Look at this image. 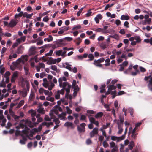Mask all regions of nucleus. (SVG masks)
Instances as JSON below:
<instances>
[{"mask_svg": "<svg viewBox=\"0 0 152 152\" xmlns=\"http://www.w3.org/2000/svg\"><path fill=\"white\" fill-rule=\"evenodd\" d=\"M46 99L47 100L50 101L51 102H53L54 100V98L53 97H50V96H48L46 97Z\"/></svg>", "mask_w": 152, "mask_h": 152, "instance_id": "obj_39", "label": "nucleus"}, {"mask_svg": "<svg viewBox=\"0 0 152 152\" xmlns=\"http://www.w3.org/2000/svg\"><path fill=\"white\" fill-rule=\"evenodd\" d=\"M109 37L115 39H118L119 38L117 34H115L113 35H110L109 36Z\"/></svg>", "mask_w": 152, "mask_h": 152, "instance_id": "obj_47", "label": "nucleus"}, {"mask_svg": "<svg viewBox=\"0 0 152 152\" xmlns=\"http://www.w3.org/2000/svg\"><path fill=\"white\" fill-rule=\"evenodd\" d=\"M77 40L78 41V42H76V44L77 45H79L81 42L82 39L80 37H78L77 38Z\"/></svg>", "mask_w": 152, "mask_h": 152, "instance_id": "obj_49", "label": "nucleus"}, {"mask_svg": "<svg viewBox=\"0 0 152 152\" xmlns=\"http://www.w3.org/2000/svg\"><path fill=\"white\" fill-rule=\"evenodd\" d=\"M29 113H31V116L32 117H35L36 115V113L35 111L32 109H31L29 111Z\"/></svg>", "mask_w": 152, "mask_h": 152, "instance_id": "obj_22", "label": "nucleus"}, {"mask_svg": "<svg viewBox=\"0 0 152 152\" xmlns=\"http://www.w3.org/2000/svg\"><path fill=\"white\" fill-rule=\"evenodd\" d=\"M110 145L111 147L113 148L115 146V144L113 142H112L110 143Z\"/></svg>", "mask_w": 152, "mask_h": 152, "instance_id": "obj_64", "label": "nucleus"}, {"mask_svg": "<svg viewBox=\"0 0 152 152\" xmlns=\"http://www.w3.org/2000/svg\"><path fill=\"white\" fill-rule=\"evenodd\" d=\"M9 111V112H10V115L12 117H13L14 115H15L14 112L12 111V110L11 109H10Z\"/></svg>", "mask_w": 152, "mask_h": 152, "instance_id": "obj_44", "label": "nucleus"}, {"mask_svg": "<svg viewBox=\"0 0 152 152\" xmlns=\"http://www.w3.org/2000/svg\"><path fill=\"white\" fill-rule=\"evenodd\" d=\"M24 47L22 45L20 46L17 49L16 53L18 54H22L23 53V51L24 50Z\"/></svg>", "mask_w": 152, "mask_h": 152, "instance_id": "obj_10", "label": "nucleus"}, {"mask_svg": "<svg viewBox=\"0 0 152 152\" xmlns=\"http://www.w3.org/2000/svg\"><path fill=\"white\" fill-rule=\"evenodd\" d=\"M130 134H131V137L133 139L136 140L138 133L136 132H131L130 133Z\"/></svg>", "mask_w": 152, "mask_h": 152, "instance_id": "obj_12", "label": "nucleus"}, {"mask_svg": "<svg viewBox=\"0 0 152 152\" xmlns=\"http://www.w3.org/2000/svg\"><path fill=\"white\" fill-rule=\"evenodd\" d=\"M91 143V139L89 138L86 140V143L88 145H89Z\"/></svg>", "mask_w": 152, "mask_h": 152, "instance_id": "obj_56", "label": "nucleus"}, {"mask_svg": "<svg viewBox=\"0 0 152 152\" xmlns=\"http://www.w3.org/2000/svg\"><path fill=\"white\" fill-rule=\"evenodd\" d=\"M18 23V21L16 20L12 19L9 23L10 27L13 28Z\"/></svg>", "mask_w": 152, "mask_h": 152, "instance_id": "obj_7", "label": "nucleus"}, {"mask_svg": "<svg viewBox=\"0 0 152 152\" xmlns=\"http://www.w3.org/2000/svg\"><path fill=\"white\" fill-rule=\"evenodd\" d=\"M104 107L106 109V110L108 111H110L111 110L110 109L109 106L108 104L104 103Z\"/></svg>", "mask_w": 152, "mask_h": 152, "instance_id": "obj_31", "label": "nucleus"}, {"mask_svg": "<svg viewBox=\"0 0 152 152\" xmlns=\"http://www.w3.org/2000/svg\"><path fill=\"white\" fill-rule=\"evenodd\" d=\"M79 123V120L78 118L75 119L74 121V123L76 125H77Z\"/></svg>", "mask_w": 152, "mask_h": 152, "instance_id": "obj_48", "label": "nucleus"}, {"mask_svg": "<svg viewBox=\"0 0 152 152\" xmlns=\"http://www.w3.org/2000/svg\"><path fill=\"white\" fill-rule=\"evenodd\" d=\"M107 87L108 88V91L110 90V91H111L112 90H115L116 88V87L113 85H108L107 86Z\"/></svg>", "mask_w": 152, "mask_h": 152, "instance_id": "obj_18", "label": "nucleus"}, {"mask_svg": "<svg viewBox=\"0 0 152 152\" xmlns=\"http://www.w3.org/2000/svg\"><path fill=\"white\" fill-rule=\"evenodd\" d=\"M23 12L21 11L18 14H16L15 15V18H17L18 17H20L22 16V14H23Z\"/></svg>", "mask_w": 152, "mask_h": 152, "instance_id": "obj_25", "label": "nucleus"}, {"mask_svg": "<svg viewBox=\"0 0 152 152\" xmlns=\"http://www.w3.org/2000/svg\"><path fill=\"white\" fill-rule=\"evenodd\" d=\"M129 18V17L128 15H122L121 17V20H128Z\"/></svg>", "mask_w": 152, "mask_h": 152, "instance_id": "obj_20", "label": "nucleus"}, {"mask_svg": "<svg viewBox=\"0 0 152 152\" xmlns=\"http://www.w3.org/2000/svg\"><path fill=\"white\" fill-rule=\"evenodd\" d=\"M61 87L63 89L65 90L67 93H70L71 85L68 83L67 82H63L62 84Z\"/></svg>", "mask_w": 152, "mask_h": 152, "instance_id": "obj_3", "label": "nucleus"}, {"mask_svg": "<svg viewBox=\"0 0 152 152\" xmlns=\"http://www.w3.org/2000/svg\"><path fill=\"white\" fill-rule=\"evenodd\" d=\"M26 123L31 128H32L34 126V125L32 124V123L30 121L26 120Z\"/></svg>", "mask_w": 152, "mask_h": 152, "instance_id": "obj_14", "label": "nucleus"}, {"mask_svg": "<svg viewBox=\"0 0 152 152\" xmlns=\"http://www.w3.org/2000/svg\"><path fill=\"white\" fill-rule=\"evenodd\" d=\"M139 72V71L138 70H136V72H131V75H132V76H136L137 74V73Z\"/></svg>", "mask_w": 152, "mask_h": 152, "instance_id": "obj_58", "label": "nucleus"}, {"mask_svg": "<svg viewBox=\"0 0 152 152\" xmlns=\"http://www.w3.org/2000/svg\"><path fill=\"white\" fill-rule=\"evenodd\" d=\"M124 121V119H122V120H118L117 121V123L118 125V123L121 126H122L123 124Z\"/></svg>", "mask_w": 152, "mask_h": 152, "instance_id": "obj_27", "label": "nucleus"}, {"mask_svg": "<svg viewBox=\"0 0 152 152\" xmlns=\"http://www.w3.org/2000/svg\"><path fill=\"white\" fill-rule=\"evenodd\" d=\"M81 26L80 25H77L73 27L72 28V30H77L80 29L81 28Z\"/></svg>", "mask_w": 152, "mask_h": 152, "instance_id": "obj_42", "label": "nucleus"}, {"mask_svg": "<svg viewBox=\"0 0 152 152\" xmlns=\"http://www.w3.org/2000/svg\"><path fill=\"white\" fill-rule=\"evenodd\" d=\"M64 126L67 127H71V128L72 129H73L75 127V126L73 124L72 122H66L64 124Z\"/></svg>", "mask_w": 152, "mask_h": 152, "instance_id": "obj_8", "label": "nucleus"}, {"mask_svg": "<svg viewBox=\"0 0 152 152\" xmlns=\"http://www.w3.org/2000/svg\"><path fill=\"white\" fill-rule=\"evenodd\" d=\"M127 110L130 113L131 115L132 116H133V115L134 113V110L132 108H129Z\"/></svg>", "mask_w": 152, "mask_h": 152, "instance_id": "obj_26", "label": "nucleus"}, {"mask_svg": "<svg viewBox=\"0 0 152 152\" xmlns=\"http://www.w3.org/2000/svg\"><path fill=\"white\" fill-rule=\"evenodd\" d=\"M56 62V59H54L49 60L48 61L47 63L49 65H51L52 64H55Z\"/></svg>", "mask_w": 152, "mask_h": 152, "instance_id": "obj_16", "label": "nucleus"}, {"mask_svg": "<svg viewBox=\"0 0 152 152\" xmlns=\"http://www.w3.org/2000/svg\"><path fill=\"white\" fill-rule=\"evenodd\" d=\"M48 20V17L47 16L44 17L43 19V21L45 22H47Z\"/></svg>", "mask_w": 152, "mask_h": 152, "instance_id": "obj_59", "label": "nucleus"}, {"mask_svg": "<svg viewBox=\"0 0 152 152\" xmlns=\"http://www.w3.org/2000/svg\"><path fill=\"white\" fill-rule=\"evenodd\" d=\"M98 128L95 127L93 129L92 131L90 133V136L91 137H94L95 135L97 134L98 133Z\"/></svg>", "mask_w": 152, "mask_h": 152, "instance_id": "obj_5", "label": "nucleus"}, {"mask_svg": "<svg viewBox=\"0 0 152 152\" xmlns=\"http://www.w3.org/2000/svg\"><path fill=\"white\" fill-rule=\"evenodd\" d=\"M110 125V123H108L106 125H103V128L104 129H105L107 128L109 125Z\"/></svg>", "mask_w": 152, "mask_h": 152, "instance_id": "obj_63", "label": "nucleus"}, {"mask_svg": "<svg viewBox=\"0 0 152 152\" xmlns=\"http://www.w3.org/2000/svg\"><path fill=\"white\" fill-rule=\"evenodd\" d=\"M89 118V120L91 123H93L96 121L95 119L93 117H90V116H88Z\"/></svg>", "mask_w": 152, "mask_h": 152, "instance_id": "obj_34", "label": "nucleus"}, {"mask_svg": "<svg viewBox=\"0 0 152 152\" xmlns=\"http://www.w3.org/2000/svg\"><path fill=\"white\" fill-rule=\"evenodd\" d=\"M62 52V50L61 49L58 50L56 52V56H60L61 55Z\"/></svg>", "mask_w": 152, "mask_h": 152, "instance_id": "obj_33", "label": "nucleus"}, {"mask_svg": "<svg viewBox=\"0 0 152 152\" xmlns=\"http://www.w3.org/2000/svg\"><path fill=\"white\" fill-rule=\"evenodd\" d=\"M37 111L39 113L42 114H44L45 113V110L44 108L41 107H39L37 109Z\"/></svg>", "mask_w": 152, "mask_h": 152, "instance_id": "obj_13", "label": "nucleus"}, {"mask_svg": "<svg viewBox=\"0 0 152 152\" xmlns=\"http://www.w3.org/2000/svg\"><path fill=\"white\" fill-rule=\"evenodd\" d=\"M17 55L16 54H13L12 56L10 55L9 56V58L10 59H11L12 58H15L17 57Z\"/></svg>", "mask_w": 152, "mask_h": 152, "instance_id": "obj_40", "label": "nucleus"}, {"mask_svg": "<svg viewBox=\"0 0 152 152\" xmlns=\"http://www.w3.org/2000/svg\"><path fill=\"white\" fill-rule=\"evenodd\" d=\"M72 88L74 89L73 96L75 97L77 95V92L79 91V88L77 85H76V82L75 80L73 81Z\"/></svg>", "mask_w": 152, "mask_h": 152, "instance_id": "obj_2", "label": "nucleus"}, {"mask_svg": "<svg viewBox=\"0 0 152 152\" xmlns=\"http://www.w3.org/2000/svg\"><path fill=\"white\" fill-rule=\"evenodd\" d=\"M53 50H51L49 52L45 54V56H51L53 54Z\"/></svg>", "mask_w": 152, "mask_h": 152, "instance_id": "obj_54", "label": "nucleus"}, {"mask_svg": "<svg viewBox=\"0 0 152 152\" xmlns=\"http://www.w3.org/2000/svg\"><path fill=\"white\" fill-rule=\"evenodd\" d=\"M66 78L64 76H63L62 77H60L59 78L58 82L59 83V85L60 87L61 88L62 86V84H63L62 81H66Z\"/></svg>", "mask_w": 152, "mask_h": 152, "instance_id": "obj_9", "label": "nucleus"}, {"mask_svg": "<svg viewBox=\"0 0 152 152\" xmlns=\"http://www.w3.org/2000/svg\"><path fill=\"white\" fill-rule=\"evenodd\" d=\"M104 58H101L100 59L97 60V61H99V63H101L102 62H103L104 61Z\"/></svg>", "mask_w": 152, "mask_h": 152, "instance_id": "obj_57", "label": "nucleus"}, {"mask_svg": "<svg viewBox=\"0 0 152 152\" xmlns=\"http://www.w3.org/2000/svg\"><path fill=\"white\" fill-rule=\"evenodd\" d=\"M53 122H55L56 124H59L60 123V121L59 120L58 118H55L53 120Z\"/></svg>", "mask_w": 152, "mask_h": 152, "instance_id": "obj_38", "label": "nucleus"}, {"mask_svg": "<svg viewBox=\"0 0 152 152\" xmlns=\"http://www.w3.org/2000/svg\"><path fill=\"white\" fill-rule=\"evenodd\" d=\"M38 132V129L34 128L30 131L29 135L31 137H32L33 135H34L36 132Z\"/></svg>", "mask_w": 152, "mask_h": 152, "instance_id": "obj_11", "label": "nucleus"}, {"mask_svg": "<svg viewBox=\"0 0 152 152\" xmlns=\"http://www.w3.org/2000/svg\"><path fill=\"white\" fill-rule=\"evenodd\" d=\"M86 118V117L85 115H81L80 118V120H85Z\"/></svg>", "mask_w": 152, "mask_h": 152, "instance_id": "obj_52", "label": "nucleus"}, {"mask_svg": "<svg viewBox=\"0 0 152 152\" xmlns=\"http://www.w3.org/2000/svg\"><path fill=\"white\" fill-rule=\"evenodd\" d=\"M42 121H43V119L41 118H37V122L35 123H34V124H38L39 123L42 122Z\"/></svg>", "mask_w": 152, "mask_h": 152, "instance_id": "obj_51", "label": "nucleus"}, {"mask_svg": "<svg viewBox=\"0 0 152 152\" xmlns=\"http://www.w3.org/2000/svg\"><path fill=\"white\" fill-rule=\"evenodd\" d=\"M66 108L68 114H70L72 113V111L69 109L68 106L66 107Z\"/></svg>", "mask_w": 152, "mask_h": 152, "instance_id": "obj_32", "label": "nucleus"}, {"mask_svg": "<svg viewBox=\"0 0 152 152\" xmlns=\"http://www.w3.org/2000/svg\"><path fill=\"white\" fill-rule=\"evenodd\" d=\"M103 145L104 147L105 148L107 147L109 145L106 141H104L103 142Z\"/></svg>", "mask_w": 152, "mask_h": 152, "instance_id": "obj_43", "label": "nucleus"}, {"mask_svg": "<svg viewBox=\"0 0 152 152\" xmlns=\"http://www.w3.org/2000/svg\"><path fill=\"white\" fill-rule=\"evenodd\" d=\"M87 113L91 114H94L95 113V112L93 110H88L87 111Z\"/></svg>", "mask_w": 152, "mask_h": 152, "instance_id": "obj_60", "label": "nucleus"}, {"mask_svg": "<svg viewBox=\"0 0 152 152\" xmlns=\"http://www.w3.org/2000/svg\"><path fill=\"white\" fill-rule=\"evenodd\" d=\"M54 42H56V43H55V44H56V45L57 46V47H61V46L62 43H61L58 42V41H56Z\"/></svg>", "mask_w": 152, "mask_h": 152, "instance_id": "obj_45", "label": "nucleus"}, {"mask_svg": "<svg viewBox=\"0 0 152 152\" xmlns=\"http://www.w3.org/2000/svg\"><path fill=\"white\" fill-rule=\"evenodd\" d=\"M6 83L4 81V79L2 80L1 82L0 83V87H5L6 86Z\"/></svg>", "mask_w": 152, "mask_h": 152, "instance_id": "obj_24", "label": "nucleus"}, {"mask_svg": "<svg viewBox=\"0 0 152 152\" xmlns=\"http://www.w3.org/2000/svg\"><path fill=\"white\" fill-rule=\"evenodd\" d=\"M128 64V61H124V62H123L122 63V64L121 65V66L123 65L125 67V66H127V65Z\"/></svg>", "mask_w": 152, "mask_h": 152, "instance_id": "obj_61", "label": "nucleus"}, {"mask_svg": "<svg viewBox=\"0 0 152 152\" xmlns=\"http://www.w3.org/2000/svg\"><path fill=\"white\" fill-rule=\"evenodd\" d=\"M23 68L24 69L25 72L26 74L27 75L29 71V69L26 66H24Z\"/></svg>", "mask_w": 152, "mask_h": 152, "instance_id": "obj_36", "label": "nucleus"}, {"mask_svg": "<svg viewBox=\"0 0 152 152\" xmlns=\"http://www.w3.org/2000/svg\"><path fill=\"white\" fill-rule=\"evenodd\" d=\"M91 10V9L89 10L88 11L87 13L86 14V15L87 17H89L91 16L92 13Z\"/></svg>", "mask_w": 152, "mask_h": 152, "instance_id": "obj_53", "label": "nucleus"}, {"mask_svg": "<svg viewBox=\"0 0 152 152\" xmlns=\"http://www.w3.org/2000/svg\"><path fill=\"white\" fill-rule=\"evenodd\" d=\"M110 59L109 58H108L107 59H106L105 60V62L106 63L105 64H104L106 66H109L110 65Z\"/></svg>", "mask_w": 152, "mask_h": 152, "instance_id": "obj_28", "label": "nucleus"}, {"mask_svg": "<svg viewBox=\"0 0 152 152\" xmlns=\"http://www.w3.org/2000/svg\"><path fill=\"white\" fill-rule=\"evenodd\" d=\"M144 80L148 83L147 86L148 89L152 91V77L150 76L145 77Z\"/></svg>", "mask_w": 152, "mask_h": 152, "instance_id": "obj_1", "label": "nucleus"}, {"mask_svg": "<svg viewBox=\"0 0 152 152\" xmlns=\"http://www.w3.org/2000/svg\"><path fill=\"white\" fill-rule=\"evenodd\" d=\"M12 117L14 118L15 121L18 122L19 121V118H20L19 116L15 115Z\"/></svg>", "mask_w": 152, "mask_h": 152, "instance_id": "obj_30", "label": "nucleus"}, {"mask_svg": "<svg viewBox=\"0 0 152 152\" xmlns=\"http://www.w3.org/2000/svg\"><path fill=\"white\" fill-rule=\"evenodd\" d=\"M27 91L26 89H24L22 91V96L23 97H25L27 95Z\"/></svg>", "mask_w": 152, "mask_h": 152, "instance_id": "obj_29", "label": "nucleus"}, {"mask_svg": "<svg viewBox=\"0 0 152 152\" xmlns=\"http://www.w3.org/2000/svg\"><path fill=\"white\" fill-rule=\"evenodd\" d=\"M54 86L55 85L54 84L52 83H51L50 85L49 86H48V89L49 90H51Z\"/></svg>", "mask_w": 152, "mask_h": 152, "instance_id": "obj_41", "label": "nucleus"}, {"mask_svg": "<svg viewBox=\"0 0 152 152\" xmlns=\"http://www.w3.org/2000/svg\"><path fill=\"white\" fill-rule=\"evenodd\" d=\"M69 93H67L66 92L65 94V97L67 99L69 98L70 99H72V96L71 95H69Z\"/></svg>", "mask_w": 152, "mask_h": 152, "instance_id": "obj_35", "label": "nucleus"}, {"mask_svg": "<svg viewBox=\"0 0 152 152\" xmlns=\"http://www.w3.org/2000/svg\"><path fill=\"white\" fill-rule=\"evenodd\" d=\"M35 96V94L34 93H31L30 96H29V99L31 100H33V99Z\"/></svg>", "mask_w": 152, "mask_h": 152, "instance_id": "obj_50", "label": "nucleus"}, {"mask_svg": "<svg viewBox=\"0 0 152 152\" xmlns=\"http://www.w3.org/2000/svg\"><path fill=\"white\" fill-rule=\"evenodd\" d=\"M103 115V113L102 112H99L98 113L95 115V117L96 118L102 117Z\"/></svg>", "mask_w": 152, "mask_h": 152, "instance_id": "obj_19", "label": "nucleus"}, {"mask_svg": "<svg viewBox=\"0 0 152 152\" xmlns=\"http://www.w3.org/2000/svg\"><path fill=\"white\" fill-rule=\"evenodd\" d=\"M60 97V91L58 90L55 95V98L56 99H59Z\"/></svg>", "mask_w": 152, "mask_h": 152, "instance_id": "obj_23", "label": "nucleus"}, {"mask_svg": "<svg viewBox=\"0 0 152 152\" xmlns=\"http://www.w3.org/2000/svg\"><path fill=\"white\" fill-rule=\"evenodd\" d=\"M35 48L34 47H32L30 48L29 51L30 55H32L35 54Z\"/></svg>", "mask_w": 152, "mask_h": 152, "instance_id": "obj_17", "label": "nucleus"}, {"mask_svg": "<svg viewBox=\"0 0 152 152\" xmlns=\"http://www.w3.org/2000/svg\"><path fill=\"white\" fill-rule=\"evenodd\" d=\"M51 69L55 71H56V72L57 70V66L55 65H53L51 67Z\"/></svg>", "mask_w": 152, "mask_h": 152, "instance_id": "obj_46", "label": "nucleus"}, {"mask_svg": "<svg viewBox=\"0 0 152 152\" xmlns=\"http://www.w3.org/2000/svg\"><path fill=\"white\" fill-rule=\"evenodd\" d=\"M10 75V72L8 71L6 72L5 73L4 75V77L7 78L9 77Z\"/></svg>", "mask_w": 152, "mask_h": 152, "instance_id": "obj_37", "label": "nucleus"}, {"mask_svg": "<svg viewBox=\"0 0 152 152\" xmlns=\"http://www.w3.org/2000/svg\"><path fill=\"white\" fill-rule=\"evenodd\" d=\"M86 124L85 123H83L80 124V126L79 125L77 126V130L80 133L84 132L85 131V126Z\"/></svg>", "mask_w": 152, "mask_h": 152, "instance_id": "obj_4", "label": "nucleus"}, {"mask_svg": "<svg viewBox=\"0 0 152 152\" xmlns=\"http://www.w3.org/2000/svg\"><path fill=\"white\" fill-rule=\"evenodd\" d=\"M118 127L119 129V130L118 132V134H121L123 130V129L122 128V126H121L118 123Z\"/></svg>", "mask_w": 152, "mask_h": 152, "instance_id": "obj_15", "label": "nucleus"}, {"mask_svg": "<svg viewBox=\"0 0 152 152\" xmlns=\"http://www.w3.org/2000/svg\"><path fill=\"white\" fill-rule=\"evenodd\" d=\"M88 57L89 58V59L88 60V61H92L94 59V57L93 55L92 54L90 53L88 54Z\"/></svg>", "mask_w": 152, "mask_h": 152, "instance_id": "obj_21", "label": "nucleus"}, {"mask_svg": "<svg viewBox=\"0 0 152 152\" xmlns=\"http://www.w3.org/2000/svg\"><path fill=\"white\" fill-rule=\"evenodd\" d=\"M124 136L116 137L115 136H111V139L113 141H117V142H119L124 139Z\"/></svg>", "mask_w": 152, "mask_h": 152, "instance_id": "obj_6", "label": "nucleus"}, {"mask_svg": "<svg viewBox=\"0 0 152 152\" xmlns=\"http://www.w3.org/2000/svg\"><path fill=\"white\" fill-rule=\"evenodd\" d=\"M44 119L45 121H50L51 119L47 115H46L44 118Z\"/></svg>", "mask_w": 152, "mask_h": 152, "instance_id": "obj_55", "label": "nucleus"}, {"mask_svg": "<svg viewBox=\"0 0 152 152\" xmlns=\"http://www.w3.org/2000/svg\"><path fill=\"white\" fill-rule=\"evenodd\" d=\"M65 39L69 41H70L72 40L73 38L72 37H66L65 38Z\"/></svg>", "mask_w": 152, "mask_h": 152, "instance_id": "obj_62", "label": "nucleus"}]
</instances>
